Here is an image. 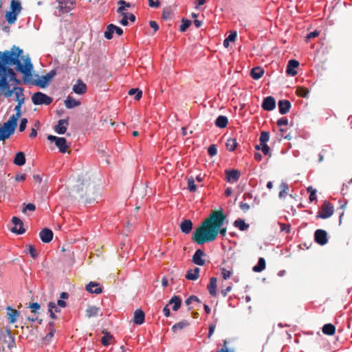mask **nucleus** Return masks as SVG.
I'll return each mask as SVG.
<instances>
[{
    "label": "nucleus",
    "mask_w": 352,
    "mask_h": 352,
    "mask_svg": "<svg viewBox=\"0 0 352 352\" xmlns=\"http://www.w3.org/2000/svg\"><path fill=\"white\" fill-rule=\"evenodd\" d=\"M56 74V73L55 70H51L49 73L46 74L45 75L42 76L38 80H32V78H31L30 83H32V85H36L41 88H45L47 87V85L51 81V80L55 76Z\"/></svg>",
    "instance_id": "obj_7"
},
{
    "label": "nucleus",
    "mask_w": 352,
    "mask_h": 352,
    "mask_svg": "<svg viewBox=\"0 0 352 352\" xmlns=\"http://www.w3.org/2000/svg\"><path fill=\"white\" fill-rule=\"evenodd\" d=\"M309 91L307 88L303 87H297L296 94L298 96L302 98H307Z\"/></svg>",
    "instance_id": "obj_41"
},
{
    "label": "nucleus",
    "mask_w": 352,
    "mask_h": 352,
    "mask_svg": "<svg viewBox=\"0 0 352 352\" xmlns=\"http://www.w3.org/2000/svg\"><path fill=\"white\" fill-rule=\"evenodd\" d=\"M87 89V85L83 81L80 79H78L76 81V83L73 86L72 90L73 91L79 95H82L86 93Z\"/></svg>",
    "instance_id": "obj_17"
},
{
    "label": "nucleus",
    "mask_w": 352,
    "mask_h": 352,
    "mask_svg": "<svg viewBox=\"0 0 352 352\" xmlns=\"http://www.w3.org/2000/svg\"><path fill=\"white\" fill-rule=\"evenodd\" d=\"M188 189L191 192L197 190V186L195 184V179L192 176L188 178Z\"/></svg>",
    "instance_id": "obj_47"
},
{
    "label": "nucleus",
    "mask_w": 352,
    "mask_h": 352,
    "mask_svg": "<svg viewBox=\"0 0 352 352\" xmlns=\"http://www.w3.org/2000/svg\"><path fill=\"white\" fill-rule=\"evenodd\" d=\"M270 140V133L267 131H262L259 138L261 144H266Z\"/></svg>",
    "instance_id": "obj_49"
},
{
    "label": "nucleus",
    "mask_w": 352,
    "mask_h": 352,
    "mask_svg": "<svg viewBox=\"0 0 352 352\" xmlns=\"http://www.w3.org/2000/svg\"><path fill=\"white\" fill-rule=\"evenodd\" d=\"M266 266L265 260L264 258H259L256 265L253 267V271L256 272H261L265 270Z\"/></svg>",
    "instance_id": "obj_35"
},
{
    "label": "nucleus",
    "mask_w": 352,
    "mask_h": 352,
    "mask_svg": "<svg viewBox=\"0 0 352 352\" xmlns=\"http://www.w3.org/2000/svg\"><path fill=\"white\" fill-rule=\"evenodd\" d=\"M333 213V206L331 204L324 201L321 206V211L318 212L317 218L327 219Z\"/></svg>",
    "instance_id": "obj_10"
},
{
    "label": "nucleus",
    "mask_w": 352,
    "mask_h": 352,
    "mask_svg": "<svg viewBox=\"0 0 352 352\" xmlns=\"http://www.w3.org/2000/svg\"><path fill=\"white\" fill-rule=\"evenodd\" d=\"M217 278L216 277H211L210 283L207 286V289L212 296H215L217 295Z\"/></svg>",
    "instance_id": "obj_25"
},
{
    "label": "nucleus",
    "mask_w": 352,
    "mask_h": 352,
    "mask_svg": "<svg viewBox=\"0 0 352 352\" xmlns=\"http://www.w3.org/2000/svg\"><path fill=\"white\" fill-rule=\"evenodd\" d=\"M191 25V21L188 19H186L184 18L182 20V25H180V31L185 32L189 26Z\"/></svg>",
    "instance_id": "obj_51"
},
{
    "label": "nucleus",
    "mask_w": 352,
    "mask_h": 352,
    "mask_svg": "<svg viewBox=\"0 0 352 352\" xmlns=\"http://www.w3.org/2000/svg\"><path fill=\"white\" fill-rule=\"evenodd\" d=\"M54 307H55V302H50L48 304V308H49L48 311L50 312V318H52V319H56L57 316L55 315V313L54 311Z\"/></svg>",
    "instance_id": "obj_52"
},
{
    "label": "nucleus",
    "mask_w": 352,
    "mask_h": 352,
    "mask_svg": "<svg viewBox=\"0 0 352 352\" xmlns=\"http://www.w3.org/2000/svg\"><path fill=\"white\" fill-rule=\"evenodd\" d=\"M192 228V223L190 219H184L181 222L180 229L184 234H188Z\"/></svg>",
    "instance_id": "obj_26"
},
{
    "label": "nucleus",
    "mask_w": 352,
    "mask_h": 352,
    "mask_svg": "<svg viewBox=\"0 0 352 352\" xmlns=\"http://www.w3.org/2000/svg\"><path fill=\"white\" fill-rule=\"evenodd\" d=\"M278 110L280 114L284 115L288 113L291 109V102L287 100H280L278 101Z\"/></svg>",
    "instance_id": "obj_22"
},
{
    "label": "nucleus",
    "mask_w": 352,
    "mask_h": 352,
    "mask_svg": "<svg viewBox=\"0 0 352 352\" xmlns=\"http://www.w3.org/2000/svg\"><path fill=\"white\" fill-rule=\"evenodd\" d=\"M39 236L43 243H50L53 239V232L50 229L43 228L40 232Z\"/></svg>",
    "instance_id": "obj_18"
},
{
    "label": "nucleus",
    "mask_w": 352,
    "mask_h": 352,
    "mask_svg": "<svg viewBox=\"0 0 352 352\" xmlns=\"http://www.w3.org/2000/svg\"><path fill=\"white\" fill-rule=\"evenodd\" d=\"M226 179L229 183L236 182L241 175V172L236 169L226 170H225Z\"/></svg>",
    "instance_id": "obj_13"
},
{
    "label": "nucleus",
    "mask_w": 352,
    "mask_h": 352,
    "mask_svg": "<svg viewBox=\"0 0 352 352\" xmlns=\"http://www.w3.org/2000/svg\"><path fill=\"white\" fill-rule=\"evenodd\" d=\"M86 290L89 293L99 294L102 293V288L100 287V285L95 282H90L88 285H86Z\"/></svg>",
    "instance_id": "obj_24"
},
{
    "label": "nucleus",
    "mask_w": 352,
    "mask_h": 352,
    "mask_svg": "<svg viewBox=\"0 0 352 352\" xmlns=\"http://www.w3.org/2000/svg\"><path fill=\"white\" fill-rule=\"evenodd\" d=\"M12 222L14 225V226L11 228V231L12 232L16 233L18 234H21L25 232V230L23 228V223L19 218L13 217L12 219Z\"/></svg>",
    "instance_id": "obj_14"
},
{
    "label": "nucleus",
    "mask_w": 352,
    "mask_h": 352,
    "mask_svg": "<svg viewBox=\"0 0 352 352\" xmlns=\"http://www.w3.org/2000/svg\"><path fill=\"white\" fill-rule=\"evenodd\" d=\"M28 123V120L26 118H22L21 120V122L19 124V131H23L26 128V124Z\"/></svg>",
    "instance_id": "obj_63"
},
{
    "label": "nucleus",
    "mask_w": 352,
    "mask_h": 352,
    "mask_svg": "<svg viewBox=\"0 0 352 352\" xmlns=\"http://www.w3.org/2000/svg\"><path fill=\"white\" fill-rule=\"evenodd\" d=\"M23 103L24 102L23 99H21L19 102H17V104L14 108L16 113L10 116L7 121L8 122V125L10 126L14 131L16 127L17 120L21 117V108Z\"/></svg>",
    "instance_id": "obj_8"
},
{
    "label": "nucleus",
    "mask_w": 352,
    "mask_h": 352,
    "mask_svg": "<svg viewBox=\"0 0 352 352\" xmlns=\"http://www.w3.org/2000/svg\"><path fill=\"white\" fill-rule=\"evenodd\" d=\"M8 319L10 323L14 324L16 322L18 317L19 316V312L10 306L6 307Z\"/></svg>",
    "instance_id": "obj_21"
},
{
    "label": "nucleus",
    "mask_w": 352,
    "mask_h": 352,
    "mask_svg": "<svg viewBox=\"0 0 352 352\" xmlns=\"http://www.w3.org/2000/svg\"><path fill=\"white\" fill-rule=\"evenodd\" d=\"M91 178L86 173L85 175H79L76 184L74 187V190H75L80 197H83L85 195H86L89 187L91 184Z\"/></svg>",
    "instance_id": "obj_3"
},
{
    "label": "nucleus",
    "mask_w": 352,
    "mask_h": 352,
    "mask_svg": "<svg viewBox=\"0 0 352 352\" xmlns=\"http://www.w3.org/2000/svg\"><path fill=\"white\" fill-rule=\"evenodd\" d=\"M171 11L168 9H166L163 10L162 16L164 19H169L171 17Z\"/></svg>",
    "instance_id": "obj_64"
},
{
    "label": "nucleus",
    "mask_w": 352,
    "mask_h": 352,
    "mask_svg": "<svg viewBox=\"0 0 352 352\" xmlns=\"http://www.w3.org/2000/svg\"><path fill=\"white\" fill-rule=\"evenodd\" d=\"M261 150L265 155L271 156L270 148L267 144H261Z\"/></svg>",
    "instance_id": "obj_57"
},
{
    "label": "nucleus",
    "mask_w": 352,
    "mask_h": 352,
    "mask_svg": "<svg viewBox=\"0 0 352 352\" xmlns=\"http://www.w3.org/2000/svg\"><path fill=\"white\" fill-rule=\"evenodd\" d=\"M299 66V62L296 60H290L287 66L286 72L288 75L294 76L297 74L296 69Z\"/></svg>",
    "instance_id": "obj_19"
},
{
    "label": "nucleus",
    "mask_w": 352,
    "mask_h": 352,
    "mask_svg": "<svg viewBox=\"0 0 352 352\" xmlns=\"http://www.w3.org/2000/svg\"><path fill=\"white\" fill-rule=\"evenodd\" d=\"M32 101L35 105H49L52 102L53 98L41 91H38L32 95Z\"/></svg>",
    "instance_id": "obj_6"
},
{
    "label": "nucleus",
    "mask_w": 352,
    "mask_h": 352,
    "mask_svg": "<svg viewBox=\"0 0 352 352\" xmlns=\"http://www.w3.org/2000/svg\"><path fill=\"white\" fill-rule=\"evenodd\" d=\"M228 123V118L225 116H219L215 120V125L221 129H223L227 126Z\"/></svg>",
    "instance_id": "obj_31"
},
{
    "label": "nucleus",
    "mask_w": 352,
    "mask_h": 352,
    "mask_svg": "<svg viewBox=\"0 0 352 352\" xmlns=\"http://www.w3.org/2000/svg\"><path fill=\"white\" fill-rule=\"evenodd\" d=\"M49 333L45 336V340L49 342L51 338L54 336L56 329L54 328V324L53 322H50L48 324Z\"/></svg>",
    "instance_id": "obj_40"
},
{
    "label": "nucleus",
    "mask_w": 352,
    "mask_h": 352,
    "mask_svg": "<svg viewBox=\"0 0 352 352\" xmlns=\"http://www.w3.org/2000/svg\"><path fill=\"white\" fill-rule=\"evenodd\" d=\"M104 336L101 339V342L103 345L107 346L110 344V340L113 338V336L107 332L103 331Z\"/></svg>",
    "instance_id": "obj_50"
},
{
    "label": "nucleus",
    "mask_w": 352,
    "mask_h": 352,
    "mask_svg": "<svg viewBox=\"0 0 352 352\" xmlns=\"http://www.w3.org/2000/svg\"><path fill=\"white\" fill-rule=\"evenodd\" d=\"M280 190L279 192L278 196L280 198H283L287 194L289 186L285 182H282L280 185Z\"/></svg>",
    "instance_id": "obj_46"
},
{
    "label": "nucleus",
    "mask_w": 352,
    "mask_h": 352,
    "mask_svg": "<svg viewBox=\"0 0 352 352\" xmlns=\"http://www.w3.org/2000/svg\"><path fill=\"white\" fill-rule=\"evenodd\" d=\"M208 153L210 156L213 157L217 153V148L215 144H211L208 148Z\"/></svg>",
    "instance_id": "obj_53"
},
{
    "label": "nucleus",
    "mask_w": 352,
    "mask_h": 352,
    "mask_svg": "<svg viewBox=\"0 0 352 352\" xmlns=\"http://www.w3.org/2000/svg\"><path fill=\"white\" fill-rule=\"evenodd\" d=\"M144 319H145L144 312L140 309H136L134 312L133 320V322L136 324L140 325L144 323Z\"/></svg>",
    "instance_id": "obj_23"
},
{
    "label": "nucleus",
    "mask_w": 352,
    "mask_h": 352,
    "mask_svg": "<svg viewBox=\"0 0 352 352\" xmlns=\"http://www.w3.org/2000/svg\"><path fill=\"white\" fill-rule=\"evenodd\" d=\"M10 10L19 14L21 10V6L20 2L17 0H12L10 3Z\"/></svg>",
    "instance_id": "obj_39"
},
{
    "label": "nucleus",
    "mask_w": 352,
    "mask_h": 352,
    "mask_svg": "<svg viewBox=\"0 0 352 352\" xmlns=\"http://www.w3.org/2000/svg\"><path fill=\"white\" fill-rule=\"evenodd\" d=\"M128 94L130 96L135 95L134 98H135V100H140L142 96V91L140 89H139L138 88L131 89L129 91Z\"/></svg>",
    "instance_id": "obj_44"
},
{
    "label": "nucleus",
    "mask_w": 352,
    "mask_h": 352,
    "mask_svg": "<svg viewBox=\"0 0 352 352\" xmlns=\"http://www.w3.org/2000/svg\"><path fill=\"white\" fill-rule=\"evenodd\" d=\"M194 302H200V300L196 296H190L186 300L185 303L186 305H190Z\"/></svg>",
    "instance_id": "obj_58"
},
{
    "label": "nucleus",
    "mask_w": 352,
    "mask_h": 352,
    "mask_svg": "<svg viewBox=\"0 0 352 352\" xmlns=\"http://www.w3.org/2000/svg\"><path fill=\"white\" fill-rule=\"evenodd\" d=\"M199 272H200V269L199 267H195L193 270H189L187 272L185 277L188 280H195L198 279Z\"/></svg>",
    "instance_id": "obj_27"
},
{
    "label": "nucleus",
    "mask_w": 352,
    "mask_h": 352,
    "mask_svg": "<svg viewBox=\"0 0 352 352\" xmlns=\"http://www.w3.org/2000/svg\"><path fill=\"white\" fill-rule=\"evenodd\" d=\"M307 191L310 193L309 199L310 201H313L316 199V190L315 189H313L312 187H309L307 188Z\"/></svg>",
    "instance_id": "obj_54"
},
{
    "label": "nucleus",
    "mask_w": 352,
    "mask_h": 352,
    "mask_svg": "<svg viewBox=\"0 0 352 352\" xmlns=\"http://www.w3.org/2000/svg\"><path fill=\"white\" fill-rule=\"evenodd\" d=\"M234 226L238 228L241 231H244L249 228V225L247 224L244 220L241 219H237L234 222Z\"/></svg>",
    "instance_id": "obj_36"
},
{
    "label": "nucleus",
    "mask_w": 352,
    "mask_h": 352,
    "mask_svg": "<svg viewBox=\"0 0 352 352\" xmlns=\"http://www.w3.org/2000/svg\"><path fill=\"white\" fill-rule=\"evenodd\" d=\"M169 303L173 304V311H177L181 306L182 300H181V298L178 296H173L170 298Z\"/></svg>",
    "instance_id": "obj_34"
},
{
    "label": "nucleus",
    "mask_w": 352,
    "mask_h": 352,
    "mask_svg": "<svg viewBox=\"0 0 352 352\" xmlns=\"http://www.w3.org/2000/svg\"><path fill=\"white\" fill-rule=\"evenodd\" d=\"M236 32H232L224 41H223V46L225 47H228L230 45V42H234L236 38Z\"/></svg>",
    "instance_id": "obj_45"
},
{
    "label": "nucleus",
    "mask_w": 352,
    "mask_h": 352,
    "mask_svg": "<svg viewBox=\"0 0 352 352\" xmlns=\"http://www.w3.org/2000/svg\"><path fill=\"white\" fill-rule=\"evenodd\" d=\"M238 145V143L236 140V139L234 138H230L227 140V142L226 144V148L229 151H233L236 148Z\"/></svg>",
    "instance_id": "obj_42"
},
{
    "label": "nucleus",
    "mask_w": 352,
    "mask_h": 352,
    "mask_svg": "<svg viewBox=\"0 0 352 352\" xmlns=\"http://www.w3.org/2000/svg\"><path fill=\"white\" fill-rule=\"evenodd\" d=\"M122 16V19L120 21V23L122 25L126 26L129 24L128 22V14L127 13H120Z\"/></svg>",
    "instance_id": "obj_59"
},
{
    "label": "nucleus",
    "mask_w": 352,
    "mask_h": 352,
    "mask_svg": "<svg viewBox=\"0 0 352 352\" xmlns=\"http://www.w3.org/2000/svg\"><path fill=\"white\" fill-rule=\"evenodd\" d=\"M261 107L264 110L271 111L276 107V100L272 96H267L263 99Z\"/></svg>",
    "instance_id": "obj_15"
},
{
    "label": "nucleus",
    "mask_w": 352,
    "mask_h": 352,
    "mask_svg": "<svg viewBox=\"0 0 352 352\" xmlns=\"http://www.w3.org/2000/svg\"><path fill=\"white\" fill-rule=\"evenodd\" d=\"M36 210V206L34 204H28L25 206V207H23V210H22V212H25L27 210H30V211H34Z\"/></svg>",
    "instance_id": "obj_61"
},
{
    "label": "nucleus",
    "mask_w": 352,
    "mask_h": 352,
    "mask_svg": "<svg viewBox=\"0 0 352 352\" xmlns=\"http://www.w3.org/2000/svg\"><path fill=\"white\" fill-rule=\"evenodd\" d=\"M205 255L206 254L202 250L198 249L193 255L192 261L197 265L203 266L205 265V260L202 257Z\"/></svg>",
    "instance_id": "obj_16"
},
{
    "label": "nucleus",
    "mask_w": 352,
    "mask_h": 352,
    "mask_svg": "<svg viewBox=\"0 0 352 352\" xmlns=\"http://www.w3.org/2000/svg\"><path fill=\"white\" fill-rule=\"evenodd\" d=\"M221 271L222 277L224 280L228 279L232 275V272L226 270V268H221Z\"/></svg>",
    "instance_id": "obj_56"
},
{
    "label": "nucleus",
    "mask_w": 352,
    "mask_h": 352,
    "mask_svg": "<svg viewBox=\"0 0 352 352\" xmlns=\"http://www.w3.org/2000/svg\"><path fill=\"white\" fill-rule=\"evenodd\" d=\"M226 219V215L221 209L212 212L196 229L192 240L198 245H202L214 241L219 233L225 236L227 228L222 226Z\"/></svg>",
    "instance_id": "obj_2"
},
{
    "label": "nucleus",
    "mask_w": 352,
    "mask_h": 352,
    "mask_svg": "<svg viewBox=\"0 0 352 352\" xmlns=\"http://www.w3.org/2000/svg\"><path fill=\"white\" fill-rule=\"evenodd\" d=\"M18 14H19L18 13H16L15 12L10 11V10L7 12L6 17V20H7L8 23L9 24L14 23L16 20V17H17Z\"/></svg>",
    "instance_id": "obj_43"
},
{
    "label": "nucleus",
    "mask_w": 352,
    "mask_h": 352,
    "mask_svg": "<svg viewBox=\"0 0 352 352\" xmlns=\"http://www.w3.org/2000/svg\"><path fill=\"white\" fill-rule=\"evenodd\" d=\"M47 140L52 142H54L56 146L58 148L59 151L64 153L67 151L69 146L67 144V140L65 138L56 137L52 135L47 136Z\"/></svg>",
    "instance_id": "obj_9"
},
{
    "label": "nucleus",
    "mask_w": 352,
    "mask_h": 352,
    "mask_svg": "<svg viewBox=\"0 0 352 352\" xmlns=\"http://www.w3.org/2000/svg\"><path fill=\"white\" fill-rule=\"evenodd\" d=\"M28 251L33 258H36L37 257L38 254L36 253V250L33 245H29L28 246Z\"/></svg>",
    "instance_id": "obj_55"
},
{
    "label": "nucleus",
    "mask_w": 352,
    "mask_h": 352,
    "mask_svg": "<svg viewBox=\"0 0 352 352\" xmlns=\"http://www.w3.org/2000/svg\"><path fill=\"white\" fill-rule=\"evenodd\" d=\"M8 122H6L0 127V141H4L8 139L10 136L14 132L13 129L8 125Z\"/></svg>",
    "instance_id": "obj_11"
},
{
    "label": "nucleus",
    "mask_w": 352,
    "mask_h": 352,
    "mask_svg": "<svg viewBox=\"0 0 352 352\" xmlns=\"http://www.w3.org/2000/svg\"><path fill=\"white\" fill-rule=\"evenodd\" d=\"M25 163V156L23 152H19L14 159V164L17 166H23Z\"/></svg>",
    "instance_id": "obj_32"
},
{
    "label": "nucleus",
    "mask_w": 352,
    "mask_h": 352,
    "mask_svg": "<svg viewBox=\"0 0 352 352\" xmlns=\"http://www.w3.org/2000/svg\"><path fill=\"white\" fill-rule=\"evenodd\" d=\"M264 74V69L261 67H256L251 69L250 76L254 80L261 78Z\"/></svg>",
    "instance_id": "obj_28"
},
{
    "label": "nucleus",
    "mask_w": 352,
    "mask_h": 352,
    "mask_svg": "<svg viewBox=\"0 0 352 352\" xmlns=\"http://www.w3.org/2000/svg\"><path fill=\"white\" fill-rule=\"evenodd\" d=\"M315 342L316 346H315L314 349L316 352H333L329 341L323 338L319 332L315 338Z\"/></svg>",
    "instance_id": "obj_5"
},
{
    "label": "nucleus",
    "mask_w": 352,
    "mask_h": 352,
    "mask_svg": "<svg viewBox=\"0 0 352 352\" xmlns=\"http://www.w3.org/2000/svg\"><path fill=\"white\" fill-rule=\"evenodd\" d=\"M65 105L67 109H72L74 107H78L80 105V102L76 100L74 98L71 96L67 97L66 100H65Z\"/></svg>",
    "instance_id": "obj_29"
},
{
    "label": "nucleus",
    "mask_w": 352,
    "mask_h": 352,
    "mask_svg": "<svg viewBox=\"0 0 352 352\" xmlns=\"http://www.w3.org/2000/svg\"><path fill=\"white\" fill-rule=\"evenodd\" d=\"M189 324H190V323L188 320H182L181 322H179L176 324H175L173 326L172 329L174 332H177L179 330H182V329L187 327L188 326H189Z\"/></svg>",
    "instance_id": "obj_37"
},
{
    "label": "nucleus",
    "mask_w": 352,
    "mask_h": 352,
    "mask_svg": "<svg viewBox=\"0 0 352 352\" xmlns=\"http://www.w3.org/2000/svg\"><path fill=\"white\" fill-rule=\"evenodd\" d=\"M118 4L120 6L117 8L118 13H126L124 11L126 8L131 7V3L124 0H120L118 1Z\"/></svg>",
    "instance_id": "obj_38"
},
{
    "label": "nucleus",
    "mask_w": 352,
    "mask_h": 352,
    "mask_svg": "<svg viewBox=\"0 0 352 352\" xmlns=\"http://www.w3.org/2000/svg\"><path fill=\"white\" fill-rule=\"evenodd\" d=\"M68 125V118L59 120L58 122V124L56 125L54 127V130L58 134H64L67 131Z\"/></svg>",
    "instance_id": "obj_20"
},
{
    "label": "nucleus",
    "mask_w": 352,
    "mask_h": 352,
    "mask_svg": "<svg viewBox=\"0 0 352 352\" xmlns=\"http://www.w3.org/2000/svg\"><path fill=\"white\" fill-rule=\"evenodd\" d=\"M28 307L32 309V312L36 314L39 310L41 306L37 302H33V303H30Z\"/></svg>",
    "instance_id": "obj_60"
},
{
    "label": "nucleus",
    "mask_w": 352,
    "mask_h": 352,
    "mask_svg": "<svg viewBox=\"0 0 352 352\" xmlns=\"http://www.w3.org/2000/svg\"><path fill=\"white\" fill-rule=\"evenodd\" d=\"M276 123L278 126H282L283 125L287 126L289 124V121L288 119L286 118H281L280 119L277 120Z\"/></svg>",
    "instance_id": "obj_62"
},
{
    "label": "nucleus",
    "mask_w": 352,
    "mask_h": 352,
    "mask_svg": "<svg viewBox=\"0 0 352 352\" xmlns=\"http://www.w3.org/2000/svg\"><path fill=\"white\" fill-rule=\"evenodd\" d=\"M0 344L12 348L14 345V338L9 329H0Z\"/></svg>",
    "instance_id": "obj_4"
},
{
    "label": "nucleus",
    "mask_w": 352,
    "mask_h": 352,
    "mask_svg": "<svg viewBox=\"0 0 352 352\" xmlns=\"http://www.w3.org/2000/svg\"><path fill=\"white\" fill-rule=\"evenodd\" d=\"M23 50L15 45L12 46L11 50L0 52V90L6 91V96H11L13 93L16 96V101L21 99L25 101L23 89L20 87H14L10 89V82H15L20 84L21 81L16 78V74L9 66L16 65V69L23 75V82L30 83L32 78V71L33 65L30 58L27 56L25 58L22 56Z\"/></svg>",
    "instance_id": "obj_1"
},
{
    "label": "nucleus",
    "mask_w": 352,
    "mask_h": 352,
    "mask_svg": "<svg viewBox=\"0 0 352 352\" xmlns=\"http://www.w3.org/2000/svg\"><path fill=\"white\" fill-rule=\"evenodd\" d=\"M314 239L318 244L325 245L328 241L327 232L322 229L316 230L314 233Z\"/></svg>",
    "instance_id": "obj_12"
},
{
    "label": "nucleus",
    "mask_w": 352,
    "mask_h": 352,
    "mask_svg": "<svg viewBox=\"0 0 352 352\" xmlns=\"http://www.w3.org/2000/svg\"><path fill=\"white\" fill-rule=\"evenodd\" d=\"M114 33L113 24H109L107 27V30L104 32V37L107 39H111L113 38V34Z\"/></svg>",
    "instance_id": "obj_48"
},
{
    "label": "nucleus",
    "mask_w": 352,
    "mask_h": 352,
    "mask_svg": "<svg viewBox=\"0 0 352 352\" xmlns=\"http://www.w3.org/2000/svg\"><path fill=\"white\" fill-rule=\"evenodd\" d=\"M322 331L325 335L333 336L336 333V327L331 323L325 324L322 328Z\"/></svg>",
    "instance_id": "obj_30"
},
{
    "label": "nucleus",
    "mask_w": 352,
    "mask_h": 352,
    "mask_svg": "<svg viewBox=\"0 0 352 352\" xmlns=\"http://www.w3.org/2000/svg\"><path fill=\"white\" fill-rule=\"evenodd\" d=\"M98 311L99 308L95 306H88V307L86 309L85 314L87 317L91 318L96 316L98 315Z\"/></svg>",
    "instance_id": "obj_33"
}]
</instances>
